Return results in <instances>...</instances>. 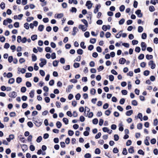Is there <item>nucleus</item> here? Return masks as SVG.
<instances>
[{"mask_svg": "<svg viewBox=\"0 0 158 158\" xmlns=\"http://www.w3.org/2000/svg\"><path fill=\"white\" fill-rule=\"evenodd\" d=\"M26 90V88L25 87H22L21 89V91L22 93H24Z\"/></svg>", "mask_w": 158, "mask_h": 158, "instance_id": "e2e57ef3", "label": "nucleus"}, {"mask_svg": "<svg viewBox=\"0 0 158 158\" xmlns=\"http://www.w3.org/2000/svg\"><path fill=\"white\" fill-rule=\"evenodd\" d=\"M51 48L50 47H46L45 48V51L47 52H51Z\"/></svg>", "mask_w": 158, "mask_h": 158, "instance_id": "603ef678", "label": "nucleus"}, {"mask_svg": "<svg viewBox=\"0 0 158 158\" xmlns=\"http://www.w3.org/2000/svg\"><path fill=\"white\" fill-rule=\"evenodd\" d=\"M37 59V57L34 54H33L32 55V60L33 61H35Z\"/></svg>", "mask_w": 158, "mask_h": 158, "instance_id": "6ab92c4d", "label": "nucleus"}, {"mask_svg": "<svg viewBox=\"0 0 158 158\" xmlns=\"http://www.w3.org/2000/svg\"><path fill=\"white\" fill-rule=\"evenodd\" d=\"M141 46L142 47V50L143 51L145 50L146 48V44L145 42H142L141 44Z\"/></svg>", "mask_w": 158, "mask_h": 158, "instance_id": "6e6552de", "label": "nucleus"}, {"mask_svg": "<svg viewBox=\"0 0 158 158\" xmlns=\"http://www.w3.org/2000/svg\"><path fill=\"white\" fill-rule=\"evenodd\" d=\"M26 85L27 87H30L31 86V83L29 81H27L26 83Z\"/></svg>", "mask_w": 158, "mask_h": 158, "instance_id": "09e8293b", "label": "nucleus"}, {"mask_svg": "<svg viewBox=\"0 0 158 158\" xmlns=\"http://www.w3.org/2000/svg\"><path fill=\"white\" fill-rule=\"evenodd\" d=\"M101 6L99 5H97L96 6L94 10V12L95 14H96L98 11L99 9L100 8Z\"/></svg>", "mask_w": 158, "mask_h": 158, "instance_id": "1a4fd4ad", "label": "nucleus"}, {"mask_svg": "<svg viewBox=\"0 0 158 158\" xmlns=\"http://www.w3.org/2000/svg\"><path fill=\"white\" fill-rule=\"evenodd\" d=\"M81 21L84 24L86 27H88V23L87 21L85 19H83L81 20Z\"/></svg>", "mask_w": 158, "mask_h": 158, "instance_id": "7c9ffc66", "label": "nucleus"}, {"mask_svg": "<svg viewBox=\"0 0 158 158\" xmlns=\"http://www.w3.org/2000/svg\"><path fill=\"white\" fill-rule=\"evenodd\" d=\"M93 123L94 124H97L98 122V120L97 118H94L93 120Z\"/></svg>", "mask_w": 158, "mask_h": 158, "instance_id": "4d7b16f0", "label": "nucleus"}, {"mask_svg": "<svg viewBox=\"0 0 158 158\" xmlns=\"http://www.w3.org/2000/svg\"><path fill=\"white\" fill-rule=\"evenodd\" d=\"M40 61L41 62L40 63V67H42L43 66L45 65L47 63L46 60L43 58H41L40 59Z\"/></svg>", "mask_w": 158, "mask_h": 158, "instance_id": "f257e3e1", "label": "nucleus"}, {"mask_svg": "<svg viewBox=\"0 0 158 158\" xmlns=\"http://www.w3.org/2000/svg\"><path fill=\"white\" fill-rule=\"evenodd\" d=\"M118 151V149L116 147L114 148L113 149V152L114 153H117Z\"/></svg>", "mask_w": 158, "mask_h": 158, "instance_id": "de8ad7c7", "label": "nucleus"}, {"mask_svg": "<svg viewBox=\"0 0 158 158\" xmlns=\"http://www.w3.org/2000/svg\"><path fill=\"white\" fill-rule=\"evenodd\" d=\"M14 137L15 136L14 135H10L9 136V137L6 138V139L8 142H10L11 140L13 139Z\"/></svg>", "mask_w": 158, "mask_h": 158, "instance_id": "9b49d317", "label": "nucleus"}, {"mask_svg": "<svg viewBox=\"0 0 158 158\" xmlns=\"http://www.w3.org/2000/svg\"><path fill=\"white\" fill-rule=\"evenodd\" d=\"M28 126L30 127H32L33 126V123L31 122H28L27 123Z\"/></svg>", "mask_w": 158, "mask_h": 158, "instance_id": "37998d69", "label": "nucleus"}, {"mask_svg": "<svg viewBox=\"0 0 158 158\" xmlns=\"http://www.w3.org/2000/svg\"><path fill=\"white\" fill-rule=\"evenodd\" d=\"M150 71L148 70H145L143 72V74L145 76H147L149 75Z\"/></svg>", "mask_w": 158, "mask_h": 158, "instance_id": "a18cd8bd", "label": "nucleus"}, {"mask_svg": "<svg viewBox=\"0 0 158 158\" xmlns=\"http://www.w3.org/2000/svg\"><path fill=\"white\" fill-rule=\"evenodd\" d=\"M37 35H33L31 36V38L32 40L34 41L37 39Z\"/></svg>", "mask_w": 158, "mask_h": 158, "instance_id": "58836bf2", "label": "nucleus"}, {"mask_svg": "<svg viewBox=\"0 0 158 158\" xmlns=\"http://www.w3.org/2000/svg\"><path fill=\"white\" fill-rule=\"evenodd\" d=\"M101 134L100 132L98 133L95 136V138L96 139L99 138L101 136Z\"/></svg>", "mask_w": 158, "mask_h": 158, "instance_id": "338daca9", "label": "nucleus"}, {"mask_svg": "<svg viewBox=\"0 0 158 158\" xmlns=\"http://www.w3.org/2000/svg\"><path fill=\"white\" fill-rule=\"evenodd\" d=\"M63 16V14L62 13H60L55 15V16L57 18L60 19Z\"/></svg>", "mask_w": 158, "mask_h": 158, "instance_id": "f3484780", "label": "nucleus"}, {"mask_svg": "<svg viewBox=\"0 0 158 158\" xmlns=\"http://www.w3.org/2000/svg\"><path fill=\"white\" fill-rule=\"evenodd\" d=\"M77 53L80 55H81L83 54V51L82 49H80L77 50Z\"/></svg>", "mask_w": 158, "mask_h": 158, "instance_id": "ea45409f", "label": "nucleus"}, {"mask_svg": "<svg viewBox=\"0 0 158 158\" xmlns=\"http://www.w3.org/2000/svg\"><path fill=\"white\" fill-rule=\"evenodd\" d=\"M125 22V19H122L119 22V24L120 25H122Z\"/></svg>", "mask_w": 158, "mask_h": 158, "instance_id": "5fc2aeb1", "label": "nucleus"}, {"mask_svg": "<svg viewBox=\"0 0 158 158\" xmlns=\"http://www.w3.org/2000/svg\"><path fill=\"white\" fill-rule=\"evenodd\" d=\"M15 82V79L14 78H10L9 81H8V83L10 84H13Z\"/></svg>", "mask_w": 158, "mask_h": 158, "instance_id": "c85d7f7f", "label": "nucleus"}, {"mask_svg": "<svg viewBox=\"0 0 158 158\" xmlns=\"http://www.w3.org/2000/svg\"><path fill=\"white\" fill-rule=\"evenodd\" d=\"M42 137L41 136L38 137L36 139V141L38 143H39L41 142L42 140Z\"/></svg>", "mask_w": 158, "mask_h": 158, "instance_id": "052dcab7", "label": "nucleus"}, {"mask_svg": "<svg viewBox=\"0 0 158 158\" xmlns=\"http://www.w3.org/2000/svg\"><path fill=\"white\" fill-rule=\"evenodd\" d=\"M80 46L83 49H85L86 48V46L85 45V43L84 42H82L81 43Z\"/></svg>", "mask_w": 158, "mask_h": 158, "instance_id": "2f4dec72", "label": "nucleus"}, {"mask_svg": "<svg viewBox=\"0 0 158 158\" xmlns=\"http://www.w3.org/2000/svg\"><path fill=\"white\" fill-rule=\"evenodd\" d=\"M73 85H69L68 86V88L66 89V91L68 92H70L71 90L73 88Z\"/></svg>", "mask_w": 158, "mask_h": 158, "instance_id": "2eb2a0df", "label": "nucleus"}, {"mask_svg": "<svg viewBox=\"0 0 158 158\" xmlns=\"http://www.w3.org/2000/svg\"><path fill=\"white\" fill-rule=\"evenodd\" d=\"M34 90H32L29 93L30 96L31 98H33L34 96Z\"/></svg>", "mask_w": 158, "mask_h": 158, "instance_id": "b1692460", "label": "nucleus"}, {"mask_svg": "<svg viewBox=\"0 0 158 158\" xmlns=\"http://www.w3.org/2000/svg\"><path fill=\"white\" fill-rule=\"evenodd\" d=\"M144 57V55L143 54H141L139 56L138 58L139 60H142L143 59Z\"/></svg>", "mask_w": 158, "mask_h": 158, "instance_id": "bf43d9fd", "label": "nucleus"}, {"mask_svg": "<svg viewBox=\"0 0 158 158\" xmlns=\"http://www.w3.org/2000/svg\"><path fill=\"white\" fill-rule=\"evenodd\" d=\"M96 93V90L92 88L91 89L90 91V93L91 94H92V95H94Z\"/></svg>", "mask_w": 158, "mask_h": 158, "instance_id": "412c9836", "label": "nucleus"}, {"mask_svg": "<svg viewBox=\"0 0 158 158\" xmlns=\"http://www.w3.org/2000/svg\"><path fill=\"white\" fill-rule=\"evenodd\" d=\"M16 82L18 84L20 83L22 81V79L20 77H18L16 80Z\"/></svg>", "mask_w": 158, "mask_h": 158, "instance_id": "a878e982", "label": "nucleus"}, {"mask_svg": "<svg viewBox=\"0 0 158 158\" xmlns=\"http://www.w3.org/2000/svg\"><path fill=\"white\" fill-rule=\"evenodd\" d=\"M44 28V25H40L39 26L38 28V29L39 31H43Z\"/></svg>", "mask_w": 158, "mask_h": 158, "instance_id": "393cba45", "label": "nucleus"}, {"mask_svg": "<svg viewBox=\"0 0 158 158\" xmlns=\"http://www.w3.org/2000/svg\"><path fill=\"white\" fill-rule=\"evenodd\" d=\"M78 31V29L76 27H74L73 29V33L72 35H75L76 33Z\"/></svg>", "mask_w": 158, "mask_h": 158, "instance_id": "9d476101", "label": "nucleus"}, {"mask_svg": "<svg viewBox=\"0 0 158 158\" xmlns=\"http://www.w3.org/2000/svg\"><path fill=\"white\" fill-rule=\"evenodd\" d=\"M96 41V39L95 38L91 39L90 40V42L91 43L94 44Z\"/></svg>", "mask_w": 158, "mask_h": 158, "instance_id": "864d4df0", "label": "nucleus"}, {"mask_svg": "<svg viewBox=\"0 0 158 158\" xmlns=\"http://www.w3.org/2000/svg\"><path fill=\"white\" fill-rule=\"evenodd\" d=\"M59 61L57 60H55L53 62V65L54 67L57 66Z\"/></svg>", "mask_w": 158, "mask_h": 158, "instance_id": "473e14b6", "label": "nucleus"}, {"mask_svg": "<svg viewBox=\"0 0 158 158\" xmlns=\"http://www.w3.org/2000/svg\"><path fill=\"white\" fill-rule=\"evenodd\" d=\"M131 104L134 106H136L138 105V103L135 100H133L131 102Z\"/></svg>", "mask_w": 158, "mask_h": 158, "instance_id": "a19ab883", "label": "nucleus"}, {"mask_svg": "<svg viewBox=\"0 0 158 158\" xmlns=\"http://www.w3.org/2000/svg\"><path fill=\"white\" fill-rule=\"evenodd\" d=\"M32 76V74L31 73H26L25 75V77L27 78L30 77Z\"/></svg>", "mask_w": 158, "mask_h": 158, "instance_id": "6e6d98bb", "label": "nucleus"}, {"mask_svg": "<svg viewBox=\"0 0 158 158\" xmlns=\"http://www.w3.org/2000/svg\"><path fill=\"white\" fill-rule=\"evenodd\" d=\"M148 65L150 66L151 68L152 69H155L156 67V64L152 60L149 61L148 63Z\"/></svg>", "mask_w": 158, "mask_h": 158, "instance_id": "7ed1b4c3", "label": "nucleus"}, {"mask_svg": "<svg viewBox=\"0 0 158 158\" xmlns=\"http://www.w3.org/2000/svg\"><path fill=\"white\" fill-rule=\"evenodd\" d=\"M133 114V110H131L127 111L126 113V114L127 116H130Z\"/></svg>", "mask_w": 158, "mask_h": 158, "instance_id": "a211bd4d", "label": "nucleus"}, {"mask_svg": "<svg viewBox=\"0 0 158 158\" xmlns=\"http://www.w3.org/2000/svg\"><path fill=\"white\" fill-rule=\"evenodd\" d=\"M63 121L66 125H67L69 123V120L68 119L65 118H64L63 119Z\"/></svg>", "mask_w": 158, "mask_h": 158, "instance_id": "5701e85b", "label": "nucleus"}, {"mask_svg": "<svg viewBox=\"0 0 158 158\" xmlns=\"http://www.w3.org/2000/svg\"><path fill=\"white\" fill-rule=\"evenodd\" d=\"M73 66L75 68H77L80 66V64L78 63H74L73 64Z\"/></svg>", "mask_w": 158, "mask_h": 158, "instance_id": "49530a36", "label": "nucleus"}, {"mask_svg": "<svg viewBox=\"0 0 158 158\" xmlns=\"http://www.w3.org/2000/svg\"><path fill=\"white\" fill-rule=\"evenodd\" d=\"M100 150L98 148H97L95 151V153L96 154H99L100 153Z\"/></svg>", "mask_w": 158, "mask_h": 158, "instance_id": "13d9d810", "label": "nucleus"}, {"mask_svg": "<svg viewBox=\"0 0 158 158\" xmlns=\"http://www.w3.org/2000/svg\"><path fill=\"white\" fill-rule=\"evenodd\" d=\"M140 10H138L135 11V14L137 15L138 16L139 18H141L142 16V14Z\"/></svg>", "mask_w": 158, "mask_h": 158, "instance_id": "0eeeda50", "label": "nucleus"}, {"mask_svg": "<svg viewBox=\"0 0 158 158\" xmlns=\"http://www.w3.org/2000/svg\"><path fill=\"white\" fill-rule=\"evenodd\" d=\"M128 152L130 153H134V148L132 146L130 147V148L128 149Z\"/></svg>", "mask_w": 158, "mask_h": 158, "instance_id": "dca6fc26", "label": "nucleus"}, {"mask_svg": "<svg viewBox=\"0 0 158 158\" xmlns=\"http://www.w3.org/2000/svg\"><path fill=\"white\" fill-rule=\"evenodd\" d=\"M125 9V6L123 5H122L119 7V10L121 12H123L124 11Z\"/></svg>", "mask_w": 158, "mask_h": 158, "instance_id": "cd10ccee", "label": "nucleus"}, {"mask_svg": "<svg viewBox=\"0 0 158 158\" xmlns=\"http://www.w3.org/2000/svg\"><path fill=\"white\" fill-rule=\"evenodd\" d=\"M143 28L141 26H139L138 27V31L139 32L141 33L143 31Z\"/></svg>", "mask_w": 158, "mask_h": 158, "instance_id": "bb28decb", "label": "nucleus"}, {"mask_svg": "<svg viewBox=\"0 0 158 158\" xmlns=\"http://www.w3.org/2000/svg\"><path fill=\"white\" fill-rule=\"evenodd\" d=\"M110 26L109 25H108L107 26L103 25L102 27V29L105 31H106L107 29H110Z\"/></svg>", "mask_w": 158, "mask_h": 158, "instance_id": "4468645a", "label": "nucleus"}, {"mask_svg": "<svg viewBox=\"0 0 158 158\" xmlns=\"http://www.w3.org/2000/svg\"><path fill=\"white\" fill-rule=\"evenodd\" d=\"M64 69L65 70H69L70 69V66L69 65H67L63 67Z\"/></svg>", "mask_w": 158, "mask_h": 158, "instance_id": "680f3d73", "label": "nucleus"}, {"mask_svg": "<svg viewBox=\"0 0 158 158\" xmlns=\"http://www.w3.org/2000/svg\"><path fill=\"white\" fill-rule=\"evenodd\" d=\"M34 18L32 17H30L27 18L26 19V20L27 22H30L31 21L34 20Z\"/></svg>", "mask_w": 158, "mask_h": 158, "instance_id": "c756f323", "label": "nucleus"}, {"mask_svg": "<svg viewBox=\"0 0 158 158\" xmlns=\"http://www.w3.org/2000/svg\"><path fill=\"white\" fill-rule=\"evenodd\" d=\"M146 57L147 59L149 60L152 58L153 56L152 55L147 54L146 55Z\"/></svg>", "mask_w": 158, "mask_h": 158, "instance_id": "e433bc0d", "label": "nucleus"}, {"mask_svg": "<svg viewBox=\"0 0 158 158\" xmlns=\"http://www.w3.org/2000/svg\"><path fill=\"white\" fill-rule=\"evenodd\" d=\"M126 62V60L123 58H120L119 60V63L121 64H124Z\"/></svg>", "mask_w": 158, "mask_h": 158, "instance_id": "ddd939ff", "label": "nucleus"}, {"mask_svg": "<svg viewBox=\"0 0 158 158\" xmlns=\"http://www.w3.org/2000/svg\"><path fill=\"white\" fill-rule=\"evenodd\" d=\"M68 134L69 136H72L73 135L74 132L73 131L69 130L68 131Z\"/></svg>", "mask_w": 158, "mask_h": 158, "instance_id": "c03bdc74", "label": "nucleus"}, {"mask_svg": "<svg viewBox=\"0 0 158 158\" xmlns=\"http://www.w3.org/2000/svg\"><path fill=\"white\" fill-rule=\"evenodd\" d=\"M102 130L104 132H107L109 134H111L112 132L111 130H110L107 127H104L102 128Z\"/></svg>", "mask_w": 158, "mask_h": 158, "instance_id": "423d86ee", "label": "nucleus"}, {"mask_svg": "<svg viewBox=\"0 0 158 158\" xmlns=\"http://www.w3.org/2000/svg\"><path fill=\"white\" fill-rule=\"evenodd\" d=\"M84 114L85 116H88L89 118H92L93 116V114L92 112L88 113L87 115H86L85 112H84Z\"/></svg>", "mask_w": 158, "mask_h": 158, "instance_id": "f8f14e48", "label": "nucleus"}, {"mask_svg": "<svg viewBox=\"0 0 158 158\" xmlns=\"http://www.w3.org/2000/svg\"><path fill=\"white\" fill-rule=\"evenodd\" d=\"M81 97V95L79 93L77 94L75 96V98L77 100H79Z\"/></svg>", "mask_w": 158, "mask_h": 158, "instance_id": "79ce46f5", "label": "nucleus"}, {"mask_svg": "<svg viewBox=\"0 0 158 158\" xmlns=\"http://www.w3.org/2000/svg\"><path fill=\"white\" fill-rule=\"evenodd\" d=\"M111 35V34L110 32H106V35H105V36H106V38H110V37Z\"/></svg>", "mask_w": 158, "mask_h": 158, "instance_id": "69168bd1", "label": "nucleus"}, {"mask_svg": "<svg viewBox=\"0 0 158 158\" xmlns=\"http://www.w3.org/2000/svg\"><path fill=\"white\" fill-rule=\"evenodd\" d=\"M149 10L151 12H153L155 10V8L154 6H150L149 7Z\"/></svg>", "mask_w": 158, "mask_h": 158, "instance_id": "72a5a7b5", "label": "nucleus"}, {"mask_svg": "<svg viewBox=\"0 0 158 158\" xmlns=\"http://www.w3.org/2000/svg\"><path fill=\"white\" fill-rule=\"evenodd\" d=\"M93 5V3L91 2L90 1H88L86 3L85 6L87 7L89 9H90Z\"/></svg>", "mask_w": 158, "mask_h": 158, "instance_id": "20e7f679", "label": "nucleus"}, {"mask_svg": "<svg viewBox=\"0 0 158 158\" xmlns=\"http://www.w3.org/2000/svg\"><path fill=\"white\" fill-rule=\"evenodd\" d=\"M91 156V155L89 153H87L84 155L85 158H90Z\"/></svg>", "mask_w": 158, "mask_h": 158, "instance_id": "4c0bfd02", "label": "nucleus"}, {"mask_svg": "<svg viewBox=\"0 0 158 158\" xmlns=\"http://www.w3.org/2000/svg\"><path fill=\"white\" fill-rule=\"evenodd\" d=\"M1 8L2 10L4 9L5 8V4L3 2H2L0 5Z\"/></svg>", "mask_w": 158, "mask_h": 158, "instance_id": "f704fd0d", "label": "nucleus"}, {"mask_svg": "<svg viewBox=\"0 0 158 158\" xmlns=\"http://www.w3.org/2000/svg\"><path fill=\"white\" fill-rule=\"evenodd\" d=\"M56 125L57 127L58 128H60L62 126L61 123L59 121H57Z\"/></svg>", "mask_w": 158, "mask_h": 158, "instance_id": "4be33fe9", "label": "nucleus"}, {"mask_svg": "<svg viewBox=\"0 0 158 158\" xmlns=\"http://www.w3.org/2000/svg\"><path fill=\"white\" fill-rule=\"evenodd\" d=\"M22 41L21 37L20 36H18L17 37V41L19 43Z\"/></svg>", "mask_w": 158, "mask_h": 158, "instance_id": "3c124183", "label": "nucleus"}, {"mask_svg": "<svg viewBox=\"0 0 158 158\" xmlns=\"http://www.w3.org/2000/svg\"><path fill=\"white\" fill-rule=\"evenodd\" d=\"M19 139L23 143H24L25 142V138L24 137H22V135H20L19 136Z\"/></svg>", "mask_w": 158, "mask_h": 158, "instance_id": "aec40b11", "label": "nucleus"}, {"mask_svg": "<svg viewBox=\"0 0 158 158\" xmlns=\"http://www.w3.org/2000/svg\"><path fill=\"white\" fill-rule=\"evenodd\" d=\"M85 26H84L81 24H80L78 26V28L80 29H81L82 31H85L87 30V27Z\"/></svg>", "mask_w": 158, "mask_h": 158, "instance_id": "39448f33", "label": "nucleus"}, {"mask_svg": "<svg viewBox=\"0 0 158 158\" xmlns=\"http://www.w3.org/2000/svg\"><path fill=\"white\" fill-rule=\"evenodd\" d=\"M77 9L76 8L74 7H72L71 9L70 10V11L73 13H76L77 12Z\"/></svg>", "mask_w": 158, "mask_h": 158, "instance_id": "8fccbe9b", "label": "nucleus"}, {"mask_svg": "<svg viewBox=\"0 0 158 158\" xmlns=\"http://www.w3.org/2000/svg\"><path fill=\"white\" fill-rule=\"evenodd\" d=\"M25 61V60L23 58H20L19 60V62L20 64L24 63Z\"/></svg>", "mask_w": 158, "mask_h": 158, "instance_id": "774afa93", "label": "nucleus"}, {"mask_svg": "<svg viewBox=\"0 0 158 158\" xmlns=\"http://www.w3.org/2000/svg\"><path fill=\"white\" fill-rule=\"evenodd\" d=\"M9 97L15 98L17 96L16 93L15 91L10 92L9 94Z\"/></svg>", "mask_w": 158, "mask_h": 158, "instance_id": "f03ea898", "label": "nucleus"}, {"mask_svg": "<svg viewBox=\"0 0 158 158\" xmlns=\"http://www.w3.org/2000/svg\"><path fill=\"white\" fill-rule=\"evenodd\" d=\"M24 27L27 30L29 28V24L27 23H24Z\"/></svg>", "mask_w": 158, "mask_h": 158, "instance_id": "c9c22d12", "label": "nucleus"}, {"mask_svg": "<svg viewBox=\"0 0 158 158\" xmlns=\"http://www.w3.org/2000/svg\"><path fill=\"white\" fill-rule=\"evenodd\" d=\"M109 106V104L107 103H106L103 106V108L104 109H107Z\"/></svg>", "mask_w": 158, "mask_h": 158, "instance_id": "0e129e2a", "label": "nucleus"}]
</instances>
